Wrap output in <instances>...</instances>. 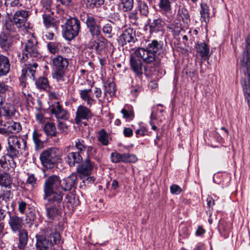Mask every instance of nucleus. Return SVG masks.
Wrapping results in <instances>:
<instances>
[{"label":"nucleus","mask_w":250,"mask_h":250,"mask_svg":"<svg viewBox=\"0 0 250 250\" xmlns=\"http://www.w3.org/2000/svg\"><path fill=\"white\" fill-rule=\"evenodd\" d=\"M61 185L59 177L55 175L49 176L44 184L43 200H49L50 202L57 203L62 201L63 193L59 190Z\"/></svg>","instance_id":"2"},{"label":"nucleus","mask_w":250,"mask_h":250,"mask_svg":"<svg viewBox=\"0 0 250 250\" xmlns=\"http://www.w3.org/2000/svg\"><path fill=\"white\" fill-rule=\"evenodd\" d=\"M26 208L27 204L25 202L21 200L18 202V209L21 214L24 213Z\"/></svg>","instance_id":"59"},{"label":"nucleus","mask_w":250,"mask_h":250,"mask_svg":"<svg viewBox=\"0 0 250 250\" xmlns=\"http://www.w3.org/2000/svg\"><path fill=\"white\" fill-rule=\"evenodd\" d=\"M116 92L115 84L111 79H108L104 83V94L103 99H99V102L102 104L105 101L109 103L115 96Z\"/></svg>","instance_id":"14"},{"label":"nucleus","mask_w":250,"mask_h":250,"mask_svg":"<svg viewBox=\"0 0 250 250\" xmlns=\"http://www.w3.org/2000/svg\"><path fill=\"white\" fill-rule=\"evenodd\" d=\"M178 15L183 19V21L187 20L189 18L188 11L183 7H180L178 9Z\"/></svg>","instance_id":"53"},{"label":"nucleus","mask_w":250,"mask_h":250,"mask_svg":"<svg viewBox=\"0 0 250 250\" xmlns=\"http://www.w3.org/2000/svg\"><path fill=\"white\" fill-rule=\"evenodd\" d=\"M120 153L117 152H112L110 155V159L112 162L117 163L119 162Z\"/></svg>","instance_id":"61"},{"label":"nucleus","mask_w":250,"mask_h":250,"mask_svg":"<svg viewBox=\"0 0 250 250\" xmlns=\"http://www.w3.org/2000/svg\"><path fill=\"white\" fill-rule=\"evenodd\" d=\"M77 175L72 173L61 181V188L64 191H69L75 188L77 185Z\"/></svg>","instance_id":"21"},{"label":"nucleus","mask_w":250,"mask_h":250,"mask_svg":"<svg viewBox=\"0 0 250 250\" xmlns=\"http://www.w3.org/2000/svg\"><path fill=\"white\" fill-rule=\"evenodd\" d=\"M137 160L135 155L129 153H120L119 162L135 163Z\"/></svg>","instance_id":"40"},{"label":"nucleus","mask_w":250,"mask_h":250,"mask_svg":"<svg viewBox=\"0 0 250 250\" xmlns=\"http://www.w3.org/2000/svg\"><path fill=\"white\" fill-rule=\"evenodd\" d=\"M86 19L85 23L87 27L90 26L91 25H94L98 22L96 20L95 18L89 14L86 15Z\"/></svg>","instance_id":"54"},{"label":"nucleus","mask_w":250,"mask_h":250,"mask_svg":"<svg viewBox=\"0 0 250 250\" xmlns=\"http://www.w3.org/2000/svg\"><path fill=\"white\" fill-rule=\"evenodd\" d=\"M135 31L129 28L125 29L119 38V42L123 46L128 43H134L136 41Z\"/></svg>","instance_id":"18"},{"label":"nucleus","mask_w":250,"mask_h":250,"mask_svg":"<svg viewBox=\"0 0 250 250\" xmlns=\"http://www.w3.org/2000/svg\"><path fill=\"white\" fill-rule=\"evenodd\" d=\"M41 57L42 55L38 49L37 42L33 37L28 40L22 53H19L18 55L19 60L24 63V66H26L27 64H32L36 63L35 62L31 63L30 61L37 60Z\"/></svg>","instance_id":"4"},{"label":"nucleus","mask_w":250,"mask_h":250,"mask_svg":"<svg viewBox=\"0 0 250 250\" xmlns=\"http://www.w3.org/2000/svg\"><path fill=\"white\" fill-rule=\"evenodd\" d=\"M170 192L172 194L178 195L182 192L181 188L178 185L173 184L170 187Z\"/></svg>","instance_id":"58"},{"label":"nucleus","mask_w":250,"mask_h":250,"mask_svg":"<svg viewBox=\"0 0 250 250\" xmlns=\"http://www.w3.org/2000/svg\"><path fill=\"white\" fill-rule=\"evenodd\" d=\"M61 242V236L59 233L52 232L49 235L37 236V248L40 250H50L54 244Z\"/></svg>","instance_id":"8"},{"label":"nucleus","mask_w":250,"mask_h":250,"mask_svg":"<svg viewBox=\"0 0 250 250\" xmlns=\"http://www.w3.org/2000/svg\"><path fill=\"white\" fill-rule=\"evenodd\" d=\"M138 8L141 14L147 16L148 13V7L146 2L141 0H138Z\"/></svg>","instance_id":"47"},{"label":"nucleus","mask_w":250,"mask_h":250,"mask_svg":"<svg viewBox=\"0 0 250 250\" xmlns=\"http://www.w3.org/2000/svg\"><path fill=\"white\" fill-rule=\"evenodd\" d=\"M21 130V126L19 122L8 121L2 124L0 119V134L7 136L10 133H17Z\"/></svg>","instance_id":"13"},{"label":"nucleus","mask_w":250,"mask_h":250,"mask_svg":"<svg viewBox=\"0 0 250 250\" xmlns=\"http://www.w3.org/2000/svg\"><path fill=\"white\" fill-rule=\"evenodd\" d=\"M82 179L83 180V183H84V185L93 184L95 180L93 176H85L84 178Z\"/></svg>","instance_id":"62"},{"label":"nucleus","mask_w":250,"mask_h":250,"mask_svg":"<svg viewBox=\"0 0 250 250\" xmlns=\"http://www.w3.org/2000/svg\"><path fill=\"white\" fill-rule=\"evenodd\" d=\"M59 158L60 151L56 147H51L43 151L40 157L42 165L47 168L53 167Z\"/></svg>","instance_id":"10"},{"label":"nucleus","mask_w":250,"mask_h":250,"mask_svg":"<svg viewBox=\"0 0 250 250\" xmlns=\"http://www.w3.org/2000/svg\"><path fill=\"white\" fill-rule=\"evenodd\" d=\"M160 11L167 18V21L171 20L172 7L169 0H160L159 4Z\"/></svg>","instance_id":"24"},{"label":"nucleus","mask_w":250,"mask_h":250,"mask_svg":"<svg viewBox=\"0 0 250 250\" xmlns=\"http://www.w3.org/2000/svg\"><path fill=\"white\" fill-rule=\"evenodd\" d=\"M91 92L92 90L90 88L80 90L81 98L86 102V104L89 106H91L94 102V100L91 96Z\"/></svg>","instance_id":"32"},{"label":"nucleus","mask_w":250,"mask_h":250,"mask_svg":"<svg viewBox=\"0 0 250 250\" xmlns=\"http://www.w3.org/2000/svg\"><path fill=\"white\" fill-rule=\"evenodd\" d=\"M75 146L78 150L77 153L81 154L86 150L87 146L85 145L84 140L77 139L75 142Z\"/></svg>","instance_id":"45"},{"label":"nucleus","mask_w":250,"mask_h":250,"mask_svg":"<svg viewBox=\"0 0 250 250\" xmlns=\"http://www.w3.org/2000/svg\"><path fill=\"white\" fill-rule=\"evenodd\" d=\"M88 158H94L97 153V149L92 146H87L86 149Z\"/></svg>","instance_id":"57"},{"label":"nucleus","mask_w":250,"mask_h":250,"mask_svg":"<svg viewBox=\"0 0 250 250\" xmlns=\"http://www.w3.org/2000/svg\"><path fill=\"white\" fill-rule=\"evenodd\" d=\"M18 232H19L18 248L21 250H23L26 246L28 240V232L24 229Z\"/></svg>","instance_id":"34"},{"label":"nucleus","mask_w":250,"mask_h":250,"mask_svg":"<svg viewBox=\"0 0 250 250\" xmlns=\"http://www.w3.org/2000/svg\"><path fill=\"white\" fill-rule=\"evenodd\" d=\"M5 93L7 97L10 101L16 102L17 101L14 98L15 93L11 87H9L3 82H0V94Z\"/></svg>","instance_id":"31"},{"label":"nucleus","mask_w":250,"mask_h":250,"mask_svg":"<svg viewBox=\"0 0 250 250\" xmlns=\"http://www.w3.org/2000/svg\"><path fill=\"white\" fill-rule=\"evenodd\" d=\"M14 35L5 31L0 33V46L4 50L7 51L10 49L13 43Z\"/></svg>","instance_id":"20"},{"label":"nucleus","mask_w":250,"mask_h":250,"mask_svg":"<svg viewBox=\"0 0 250 250\" xmlns=\"http://www.w3.org/2000/svg\"><path fill=\"white\" fill-rule=\"evenodd\" d=\"M123 9L124 11H128L132 9L133 6V0H121Z\"/></svg>","instance_id":"51"},{"label":"nucleus","mask_w":250,"mask_h":250,"mask_svg":"<svg viewBox=\"0 0 250 250\" xmlns=\"http://www.w3.org/2000/svg\"><path fill=\"white\" fill-rule=\"evenodd\" d=\"M14 98L17 101L14 102L9 100L8 98H5L0 101V119L4 120H10L15 117L18 111L16 109L15 105L21 103L19 97L14 96Z\"/></svg>","instance_id":"6"},{"label":"nucleus","mask_w":250,"mask_h":250,"mask_svg":"<svg viewBox=\"0 0 250 250\" xmlns=\"http://www.w3.org/2000/svg\"><path fill=\"white\" fill-rule=\"evenodd\" d=\"M10 64L9 59L0 55V76L6 75L9 72Z\"/></svg>","instance_id":"29"},{"label":"nucleus","mask_w":250,"mask_h":250,"mask_svg":"<svg viewBox=\"0 0 250 250\" xmlns=\"http://www.w3.org/2000/svg\"><path fill=\"white\" fill-rule=\"evenodd\" d=\"M6 151L11 156H20L26 147V140L22 137L11 136L8 138Z\"/></svg>","instance_id":"7"},{"label":"nucleus","mask_w":250,"mask_h":250,"mask_svg":"<svg viewBox=\"0 0 250 250\" xmlns=\"http://www.w3.org/2000/svg\"><path fill=\"white\" fill-rule=\"evenodd\" d=\"M144 47L137 48L130 56V64L136 77L142 78L143 62L151 67H158L160 64L159 56L165 54V49L162 42L156 40L146 42Z\"/></svg>","instance_id":"1"},{"label":"nucleus","mask_w":250,"mask_h":250,"mask_svg":"<svg viewBox=\"0 0 250 250\" xmlns=\"http://www.w3.org/2000/svg\"><path fill=\"white\" fill-rule=\"evenodd\" d=\"M121 112L123 115V117L126 120H132L134 118V112L131 105H126L122 110Z\"/></svg>","instance_id":"43"},{"label":"nucleus","mask_w":250,"mask_h":250,"mask_svg":"<svg viewBox=\"0 0 250 250\" xmlns=\"http://www.w3.org/2000/svg\"><path fill=\"white\" fill-rule=\"evenodd\" d=\"M167 27L174 36L179 35L182 30L181 24L179 22L169 24Z\"/></svg>","instance_id":"42"},{"label":"nucleus","mask_w":250,"mask_h":250,"mask_svg":"<svg viewBox=\"0 0 250 250\" xmlns=\"http://www.w3.org/2000/svg\"><path fill=\"white\" fill-rule=\"evenodd\" d=\"M8 224L11 230L14 233L23 229L22 228L24 225L22 218L16 214L10 213H9Z\"/></svg>","instance_id":"19"},{"label":"nucleus","mask_w":250,"mask_h":250,"mask_svg":"<svg viewBox=\"0 0 250 250\" xmlns=\"http://www.w3.org/2000/svg\"><path fill=\"white\" fill-rule=\"evenodd\" d=\"M28 177L26 181V184L30 185L33 188L35 187L37 185V178L34 174L28 173Z\"/></svg>","instance_id":"52"},{"label":"nucleus","mask_w":250,"mask_h":250,"mask_svg":"<svg viewBox=\"0 0 250 250\" xmlns=\"http://www.w3.org/2000/svg\"><path fill=\"white\" fill-rule=\"evenodd\" d=\"M197 54L201 57L202 61H205L209 58V47L205 42L198 43L196 45Z\"/></svg>","instance_id":"26"},{"label":"nucleus","mask_w":250,"mask_h":250,"mask_svg":"<svg viewBox=\"0 0 250 250\" xmlns=\"http://www.w3.org/2000/svg\"><path fill=\"white\" fill-rule=\"evenodd\" d=\"M45 133L48 136H55L57 133L55 125L53 123L47 122L43 127Z\"/></svg>","instance_id":"41"},{"label":"nucleus","mask_w":250,"mask_h":250,"mask_svg":"<svg viewBox=\"0 0 250 250\" xmlns=\"http://www.w3.org/2000/svg\"><path fill=\"white\" fill-rule=\"evenodd\" d=\"M141 87L137 86L131 87L130 89V94L134 97H137L141 91Z\"/></svg>","instance_id":"60"},{"label":"nucleus","mask_w":250,"mask_h":250,"mask_svg":"<svg viewBox=\"0 0 250 250\" xmlns=\"http://www.w3.org/2000/svg\"><path fill=\"white\" fill-rule=\"evenodd\" d=\"M148 130L144 125H141L139 129L136 130L135 133L137 137L144 136L147 134Z\"/></svg>","instance_id":"55"},{"label":"nucleus","mask_w":250,"mask_h":250,"mask_svg":"<svg viewBox=\"0 0 250 250\" xmlns=\"http://www.w3.org/2000/svg\"><path fill=\"white\" fill-rule=\"evenodd\" d=\"M80 21L76 18L68 19L63 28V37L67 40L74 39L78 35L80 30Z\"/></svg>","instance_id":"11"},{"label":"nucleus","mask_w":250,"mask_h":250,"mask_svg":"<svg viewBox=\"0 0 250 250\" xmlns=\"http://www.w3.org/2000/svg\"><path fill=\"white\" fill-rule=\"evenodd\" d=\"M21 96L26 101H30L31 98V95L29 93L27 89L22 90Z\"/></svg>","instance_id":"63"},{"label":"nucleus","mask_w":250,"mask_h":250,"mask_svg":"<svg viewBox=\"0 0 250 250\" xmlns=\"http://www.w3.org/2000/svg\"><path fill=\"white\" fill-rule=\"evenodd\" d=\"M232 225L231 223L224 220H221L218 224V230L222 237L227 238L231 231Z\"/></svg>","instance_id":"25"},{"label":"nucleus","mask_w":250,"mask_h":250,"mask_svg":"<svg viewBox=\"0 0 250 250\" xmlns=\"http://www.w3.org/2000/svg\"><path fill=\"white\" fill-rule=\"evenodd\" d=\"M32 138L36 150L41 149L43 147L44 138L42 133L34 130L32 133Z\"/></svg>","instance_id":"30"},{"label":"nucleus","mask_w":250,"mask_h":250,"mask_svg":"<svg viewBox=\"0 0 250 250\" xmlns=\"http://www.w3.org/2000/svg\"><path fill=\"white\" fill-rule=\"evenodd\" d=\"M164 25L165 22L161 18L159 17L155 19L149 24L150 32L151 33L158 32H163L164 31Z\"/></svg>","instance_id":"28"},{"label":"nucleus","mask_w":250,"mask_h":250,"mask_svg":"<svg viewBox=\"0 0 250 250\" xmlns=\"http://www.w3.org/2000/svg\"><path fill=\"white\" fill-rule=\"evenodd\" d=\"M60 46V43L58 42H49L47 44V47L49 52L53 54L59 52Z\"/></svg>","instance_id":"48"},{"label":"nucleus","mask_w":250,"mask_h":250,"mask_svg":"<svg viewBox=\"0 0 250 250\" xmlns=\"http://www.w3.org/2000/svg\"><path fill=\"white\" fill-rule=\"evenodd\" d=\"M13 21V18L6 20L3 27V31H5L11 34L15 33L18 27Z\"/></svg>","instance_id":"37"},{"label":"nucleus","mask_w":250,"mask_h":250,"mask_svg":"<svg viewBox=\"0 0 250 250\" xmlns=\"http://www.w3.org/2000/svg\"><path fill=\"white\" fill-rule=\"evenodd\" d=\"M104 2V0H86V6L88 8L93 9L100 7Z\"/></svg>","instance_id":"46"},{"label":"nucleus","mask_w":250,"mask_h":250,"mask_svg":"<svg viewBox=\"0 0 250 250\" xmlns=\"http://www.w3.org/2000/svg\"><path fill=\"white\" fill-rule=\"evenodd\" d=\"M52 114L54 115L58 120H68L69 114L67 110L63 108L59 102H55L50 107Z\"/></svg>","instance_id":"15"},{"label":"nucleus","mask_w":250,"mask_h":250,"mask_svg":"<svg viewBox=\"0 0 250 250\" xmlns=\"http://www.w3.org/2000/svg\"><path fill=\"white\" fill-rule=\"evenodd\" d=\"M46 200L47 202L45 204L46 222L49 223L56 224L61 217L62 201L57 203L55 202H50L49 200Z\"/></svg>","instance_id":"9"},{"label":"nucleus","mask_w":250,"mask_h":250,"mask_svg":"<svg viewBox=\"0 0 250 250\" xmlns=\"http://www.w3.org/2000/svg\"><path fill=\"white\" fill-rule=\"evenodd\" d=\"M124 135L126 137H130L133 135V130L129 127H125L123 131Z\"/></svg>","instance_id":"64"},{"label":"nucleus","mask_w":250,"mask_h":250,"mask_svg":"<svg viewBox=\"0 0 250 250\" xmlns=\"http://www.w3.org/2000/svg\"><path fill=\"white\" fill-rule=\"evenodd\" d=\"M13 198V194L10 190H3L0 192V200L3 206L8 208L9 202Z\"/></svg>","instance_id":"35"},{"label":"nucleus","mask_w":250,"mask_h":250,"mask_svg":"<svg viewBox=\"0 0 250 250\" xmlns=\"http://www.w3.org/2000/svg\"><path fill=\"white\" fill-rule=\"evenodd\" d=\"M12 182L13 178L8 173L0 174V186L10 189Z\"/></svg>","instance_id":"33"},{"label":"nucleus","mask_w":250,"mask_h":250,"mask_svg":"<svg viewBox=\"0 0 250 250\" xmlns=\"http://www.w3.org/2000/svg\"><path fill=\"white\" fill-rule=\"evenodd\" d=\"M200 14L201 17L206 20L209 17L208 7L206 3L201 4Z\"/></svg>","instance_id":"49"},{"label":"nucleus","mask_w":250,"mask_h":250,"mask_svg":"<svg viewBox=\"0 0 250 250\" xmlns=\"http://www.w3.org/2000/svg\"><path fill=\"white\" fill-rule=\"evenodd\" d=\"M246 42L247 46L243 52L242 59L241 60V68L244 75L241 81V84L245 97L247 100L250 108V40L247 39Z\"/></svg>","instance_id":"3"},{"label":"nucleus","mask_w":250,"mask_h":250,"mask_svg":"<svg viewBox=\"0 0 250 250\" xmlns=\"http://www.w3.org/2000/svg\"><path fill=\"white\" fill-rule=\"evenodd\" d=\"M107 43V41L105 39H104L103 41H99L95 45V49L97 51H100L106 47Z\"/></svg>","instance_id":"56"},{"label":"nucleus","mask_w":250,"mask_h":250,"mask_svg":"<svg viewBox=\"0 0 250 250\" xmlns=\"http://www.w3.org/2000/svg\"><path fill=\"white\" fill-rule=\"evenodd\" d=\"M30 15V12L26 10L17 11L13 16L15 24L20 29L25 26V23Z\"/></svg>","instance_id":"16"},{"label":"nucleus","mask_w":250,"mask_h":250,"mask_svg":"<svg viewBox=\"0 0 250 250\" xmlns=\"http://www.w3.org/2000/svg\"><path fill=\"white\" fill-rule=\"evenodd\" d=\"M91 116L92 113L89 108L83 105H80L78 107L76 112V123L79 124L82 120H88Z\"/></svg>","instance_id":"22"},{"label":"nucleus","mask_w":250,"mask_h":250,"mask_svg":"<svg viewBox=\"0 0 250 250\" xmlns=\"http://www.w3.org/2000/svg\"><path fill=\"white\" fill-rule=\"evenodd\" d=\"M38 66V64L37 63H34L32 64H27L26 66H23L21 75L20 78V87L22 90L27 89L26 87L27 83L26 82L27 77H29L33 81L35 80V74Z\"/></svg>","instance_id":"12"},{"label":"nucleus","mask_w":250,"mask_h":250,"mask_svg":"<svg viewBox=\"0 0 250 250\" xmlns=\"http://www.w3.org/2000/svg\"><path fill=\"white\" fill-rule=\"evenodd\" d=\"M102 31L106 37L111 38L112 37V26L111 23L105 24L102 27Z\"/></svg>","instance_id":"50"},{"label":"nucleus","mask_w":250,"mask_h":250,"mask_svg":"<svg viewBox=\"0 0 250 250\" xmlns=\"http://www.w3.org/2000/svg\"><path fill=\"white\" fill-rule=\"evenodd\" d=\"M87 28L93 38H97L101 35V28L99 23L97 22Z\"/></svg>","instance_id":"44"},{"label":"nucleus","mask_w":250,"mask_h":250,"mask_svg":"<svg viewBox=\"0 0 250 250\" xmlns=\"http://www.w3.org/2000/svg\"><path fill=\"white\" fill-rule=\"evenodd\" d=\"M6 154L1 157L3 163V168L7 171H13L16 167V163L14 160L19 156H11L6 151Z\"/></svg>","instance_id":"23"},{"label":"nucleus","mask_w":250,"mask_h":250,"mask_svg":"<svg viewBox=\"0 0 250 250\" xmlns=\"http://www.w3.org/2000/svg\"><path fill=\"white\" fill-rule=\"evenodd\" d=\"M109 136L106 131L104 129H102L98 133V140L103 146H106L109 144Z\"/></svg>","instance_id":"39"},{"label":"nucleus","mask_w":250,"mask_h":250,"mask_svg":"<svg viewBox=\"0 0 250 250\" xmlns=\"http://www.w3.org/2000/svg\"><path fill=\"white\" fill-rule=\"evenodd\" d=\"M52 65L53 69V78L59 83L65 81V74L68 66V60L61 55H57L51 59Z\"/></svg>","instance_id":"5"},{"label":"nucleus","mask_w":250,"mask_h":250,"mask_svg":"<svg viewBox=\"0 0 250 250\" xmlns=\"http://www.w3.org/2000/svg\"><path fill=\"white\" fill-rule=\"evenodd\" d=\"M36 87L40 90H47L49 88L48 79L44 77H40L35 81Z\"/></svg>","instance_id":"36"},{"label":"nucleus","mask_w":250,"mask_h":250,"mask_svg":"<svg viewBox=\"0 0 250 250\" xmlns=\"http://www.w3.org/2000/svg\"><path fill=\"white\" fill-rule=\"evenodd\" d=\"M42 18L44 24L46 28L52 27L55 30L57 29L55 20L52 16L47 14H43Z\"/></svg>","instance_id":"38"},{"label":"nucleus","mask_w":250,"mask_h":250,"mask_svg":"<svg viewBox=\"0 0 250 250\" xmlns=\"http://www.w3.org/2000/svg\"><path fill=\"white\" fill-rule=\"evenodd\" d=\"M64 160L70 167H74L76 164H79L82 161L83 157L79 153L72 152L66 155Z\"/></svg>","instance_id":"27"},{"label":"nucleus","mask_w":250,"mask_h":250,"mask_svg":"<svg viewBox=\"0 0 250 250\" xmlns=\"http://www.w3.org/2000/svg\"><path fill=\"white\" fill-rule=\"evenodd\" d=\"M94 163L88 158L84 160L82 164L79 165L77 167V171L80 174L81 179L84 178L85 176L91 175L94 167Z\"/></svg>","instance_id":"17"}]
</instances>
